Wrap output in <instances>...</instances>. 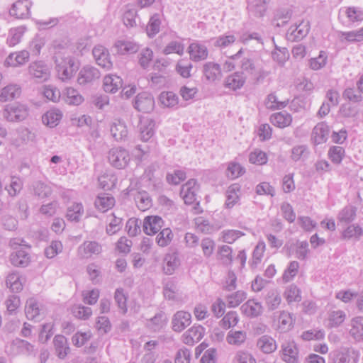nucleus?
I'll list each match as a JSON object with an SVG mask.
<instances>
[{
    "instance_id": "obj_1",
    "label": "nucleus",
    "mask_w": 363,
    "mask_h": 363,
    "mask_svg": "<svg viewBox=\"0 0 363 363\" xmlns=\"http://www.w3.org/2000/svg\"><path fill=\"white\" fill-rule=\"evenodd\" d=\"M55 64L57 77L63 82L70 79L80 67L79 61L71 56H55Z\"/></svg>"
},
{
    "instance_id": "obj_2",
    "label": "nucleus",
    "mask_w": 363,
    "mask_h": 363,
    "mask_svg": "<svg viewBox=\"0 0 363 363\" xmlns=\"http://www.w3.org/2000/svg\"><path fill=\"white\" fill-rule=\"evenodd\" d=\"M108 160L110 164L118 169H124L130 162L129 152L122 147H114L109 150Z\"/></svg>"
},
{
    "instance_id": "obj_3",
    "label": "nucleus",
    "mask_w": 363,
    "mask_h": 363,
    "mask_svg": "<svg viewBox=\"0 0 363 363\" xmlns=\"http://www.w3.org/2000/svg\"><path fill=\"white\" fill-rule=\"evenodd\" d=\"M101 77L100 71L91 65L84 66L78 74L77 82L79 85L85 86L92 84Z\"/></svg>"
},
{
    "instance_id": "obj_4",
    "label": "nucleus",
    "mask_w": 363,
    "mask_h": 363,
    "mask_svg": "<svg viewBox=\"0 0 363 363\" xmlns=\"http://www.w3.org/2000/svg\"><path fill=\"white\" fill-rule=\"evenodd\" d=\"M5 117L9 121H22L28 116V108L23 104H13L5 110Z\"/></svg>"
},
{
    "instance_id": "obj_5",
    "label": "nucleus",
    "mask_w": 363,
    "mask_h": 363,
    "mask_svg": "<svg viewBox=\"0 0 363 363\" xmlns=\"http://www.w3.org/2000/svg\"><path fill=\"white\" fill-rule=\"evenodd\" d=\"M333 363H357V355L354 350L343 348L330 354Z\"/></svg>"
},
{
    "instance_id": "obj_6",
    "label": "nucleus",
    "mask_w": 363,
    "mask_h": 363,
    "mask_svg": "<svg viewBox=\"0 0 363 363\" xmlns=\"http://www.w3.org/2000/svg\"><path fill=\"white\" fill-rule=\"evenodd\" d=\"M154 99L148 92H142L137 95L133 107L140 112L148 113L154 108Z\"/></svg>"
},
{
    "instance_id": "obj_7",
    "label": "nucleus",
    "mask_w": 363,
    "mask_h": 363,
    "mask_svg": "<svg viewBox=\"0 0 363 363\" xmlns=\"http://www.w3.org/2000/svg\"><path fill=\"white\" fill-rule=\"evenodd\" d=\"M163 225L164 221L160 216H148L143 221V230L145 234L152 235L160 231Z\"/></svg>"
},
{
    "instance_id": "obj_8",
    "label": "nucleus",
    "mask_w": 363,
    "mask_h": 363,
    "mask_svg": "<svg viewBox=\"0 0 363 363\" xmlns=\"http://www.w3.org/2000/svg\"><path fill=\"white\" fill-rule=\"evenodd\" d=\"M93 56L97 65L106 69H110L113 63L110 60L108 50L102 45H96L92 50Z\"/></svg>"
},
{
    "instance_id": "obj_9",
    "label": "nucleus",
    "mask_w": 363,
    "mask_h": 363,
    "mask_svg": "<svg viewBox=\"0 0 363 363\" xmlns=\"http://www.w3.org/2000/svg\"><path fill=\"white\" fill-rule=\"evenodd\" d=\"M281 359L286 363H299L298 349L294 342H288L281 345Z\"/></svg>"
},
{
    "instance_id": "obj_10",
    "label": "nucleus",
    "mask_w": 363,
    "mask_h": 363,
    "mask_svg": "<svg viewBox=\"0 0 363 363\" xmlns=\"http://www.w3.org/2000/svg\"><path fill=\"white\" fill-rule=\"evenodd\" d=\"M309 30V22L302 21L298 25L291 26L286 33V36L289 40L299 41L307 35Z\"/></svg>"
},
{
    "instance_id": "obj_11",
    "label": "nucleus",
    "mask_w": 363,
    "mask_h": 363,
    "mask_svg": "<svg viewBox=\"0 0 363 363\" xmlns=\"http://www.w3.org/2000/svg\"><path fill=\"white\" fill-rule=\"evenodd\" d=\"M191 315L189 313L183 311H177L173 316L172 324V330L180 333L191 324Z\"/></svg>"
},
{
    "instance_id": "obj_12",
    "label": "nucleus",
    "mask_w": 363,
    "mask_h": 363,
    "mask_svg": "<svg viewBox=\"0 0 363 363\" xmlns=\"http://www.w3.org/2000/svg\"><path fill=\"white\" fill-rule=\"evenodd\" d=\"M31 2L29 0H18L13 4L10 9V15L16 18H26L30 15Z\"/></svg>"
},
{
    "instance_id": "obj_13",
    "label": "nucleus",
    "mask_w": 363,
    "mask_h": 363,
    "mask_svg": "<svg viewBox=\"0 0 363 363\" xmlns=\"http://www.w3.org/2000/svg\"><path fill=\"white\" fill-rule=\"evenodd\" d=\"M30 53L27 50L12 52L6 58L4 65L7 67H19L28 62Z\"/></svg>"
},
{
    "instance_id": "obj_14",
    "label": "nucleus",
    "mask_w": 363,
    "mask_h": 363,
    "mask_svg": "<svg viewBox=\"0 0 363 363\" xmlns=\"http://www.w3.org/2000/svg\"><path fill=\"white\" fill-rule=\"evenodd\" d=\"M29 73L40 82L46 81L50 77V70L47 65L42 61L35 62L28 67Z\"/></svg>"
},
{
    "instance_id": "obj_15",
    "label": "nucleus",
    "mask_w": 363,
    "mask_h": 363,
    "mask_svg": "<svg viewBox=\"0 0 363 363\" xmlns=\"http://www.w3.org/2000/svg\"><path fill=\"white\" fill-rule=\"evenodd\" d=\"M330 129L325 122L318 123L313 129L311 140L315 145H320L327 141Z\"/></svg>"
},
{
    "instance_id": "obj_16",
    "label": "nucleus",
    "mask_w": 363,
    "mask_h": 363,
    "mask_svg": "<svg viewBox=\"0 0 363 363\" xmlns=\"http://www.w3.org/2000/svg\"><path fill=\"white\" fill-rule=\"evenodd\" d=\"M204 330V328L201 325H194L191 327L182 335L184 343L193 345L195 342H198L202 339Z\"/></svg>"
},
{
    "instance_id": "obj_17",
    "label": "nucleus",
    "mask_w": 363,
    "mask_h": 363,
    "mask_svg": "<svg viewBox=\"0 0 363 363\" xmlns=\"http://www.w3.org/2000/svg\"><path fill=\"white\" fill-rule=\"evenodd\" d=\"M188 52L190 59L194 62L204 60L208 57V50L204 45L194 42L189 45Z\"/></svg>"
},
{
    "instance_id": "obj_18",
    "label": "nucleus",
    "mask_w": 363,
    "mask_h": 363,
    "mask_svg": "<svg viewBox=\"0 0 363 363\" xmlns=\"http://www.w3.org/2000/svg\"><path fill=\"white\" fill-rule=\"evenodd\" d=\"M53 344L57 356L64 359L70 352L67 339L62 335H57L53 339Z\"/></svg>"
},
{
    "instance_id": "obj_19",
    "label": "nucleus",
    "mask_w": 363,
    "mask_h": 363,
    "mask_svg": "<svg viewBox=\"0 0 363 363\" xmlns=\"http://www.w3.org/2000/svg\"><path fill=\"white\" fill-rule=\"evenodd\" d=\"M138 129L140 139L143 142H147L155 134V122L149 118L140 120Z\"/></svg>"
},
{
    "instance_id": "obj_20",
    "label": "nucleus",
    "mask_w": 363,
    "mask_h": 363,
    "mask_svg": "<svg viewBox=\"0 0 363 363\" xmlns=\"http://www.w3.org/2000/svg\"><path fill=\"white\" fill-rule=\"evenodd\" d=\"M123 86L122 79L116 74L106 75L103 80L104 90L108 93H116Z\"/></svg>"
},
{
    "instance_id": "obj_21",
    "label": "nucleus",
    "mask_w": 363,
    "mask_h": 363,
    "mask_svg": "<svg viewBox=\"0 0 363 363\" xmlns=\"http://www.w3.org/2000/svg\"><path fill=\"white\" fill-rule=\"evenodd\" d=\"M245 79L246 77L244 76L242 72H237L225 78L224 86L230 90L236 91L243 86Z\"/></svg>"
},
{
    "instance_id": "obj_22",
    "label": "nucleus",
    "mask_w": 363,
    "mask_h": 363,
    "mask_svg": "<svg viewBox=\"0 0 363 363\" xmlns=\"http://www.w3.org/2000/svg\"><path fill=\"white\" fill-rule=\"evenodd\" d=\"M30 191L33 196L39 199L48 198L52 192L51 186L40 180L33 182Z\"/></svg>"
},
{
    "instance_id": "obj_23",
    "label": "nucleus",
    "mask_w": 363,
    "mask_h": 363,
    "mask_svg": "<svg viewBox=\"0 0 363 363\" xmlns=\"http://www.w3.org/2000/svg\"><path fill=\"white\" fill-rule=\"evenodd\" d=\"M101 252V246L95 241H86L78 248L79 255L82 258H88L93 254L98 255Z\"/></svg>"
},
{
    "instance_id": "obj_24",
    "label": "nucleus",
    "mask_w": 363,
    "mask_h": 363,
    "mask_svg": "<svg viewBox=\"0 0 363 363\" xmlns=\"http://www.w3.org/2000/svg\"><path fill=\"white\" fill-rule=\"evenodd\" d=\"M112 137L116 141L125 140L128 138V131L125 123L120 120L115 121L110 129Z\"/></svg>"
},
{
    "instance_id": "obj_25",
    "label": "nucleus",
    "mask_w": 363,
    "mask_h": 363,
    "mask_svg": "<svg viewBox=\"0 0 363 363\" xmlns=\"http://www.w3.org/2000/svg\"><path fill=\"white\" fill-rule=\"evenodd\" d=\"M292 10L289 8H280L275 11L272 24L275 27H283L291 19Z\"/></svg>"
},
{
    "instance_id": "obj_26",
    "label": "nucleus",
    "mask_w": 363,
    "mask_h": 363,
    "mask_svg": "<svg viewBox=\"0 0 363 363\" xmlns=\"http://www.w3.org/2000/svg\"><path fill=\"white\" fill-rule=\"evenodd\" d=\"M10 260L13 265L26 267L30 262L29 253L23 249L16 250L10 255Z\"/></svg>"
},
{
    "instance_id": "obj_27",
    "label": "nucleus",
    "mask_w": 363,
    "mask_h": 363,
    "mask_svg": "<svg viewBox=\"0 0 363 363\" xmlns=\"http://www.w3.org/2000/svg\"><path fill=\"white\" fill-rule=\"evenodd\" d=\"M114 205V197L106 193L99 194L94 201L95 207L101 212L107 211Z\"/></svg>"
},
{
    "instance_id": "obj_28",
    "label": "nucleus",
    "mask_w": 363,
    "mask_h": 363,
    "mask_svg": "<svg viewBox=\"0 0 363 363\" xmlns=\"http://www.w3.org/2000/svg\"><path fill=\"white\" fill-rule=\"evenodd\" d=\"M350 335L356 340H363V318L361 316L354 317L351 319L349 324Z\"/></svg>"
},
{
    "instance_id": "obj_29",
    "label": "nucleus",
    "mask_w": 363,
    "mask_h": 363,
    "mask_svg": "<svg viewBox=\"0 0 363 363\" xmlns=\"http://www.w3.org/2000/svg\"><path fill=\"white\" fill-rule=\"evenodd\" d=\"M21 93V87L17 84H9L0 90V101L6 102L18 98Z\"/></svg>"
},
{
    "instance_id": "obj_30",
    "label": "nucleus",
    "mask_w": 363,
    "mask_h": 363,
    "mask_svg": "<svg viewBox=\"0 0 363 363\" xmlns=\"http://www.w3.org/2000/svg\"><path fill=\"white\" fill-rule=\"evenodd\" d=\"M203 72L208 80L213 82L220 77L221 69L218 63L208 62L203 65Z\"/></svg>"
},
{
    "instance_id": "obj_31",
    "label": "nucleus",
    "mask_w": 363,
    "mask_h": 363,
    "mask_svg": "<svg viewBox=\"0 0 363 363\" xmlns=\"http://www.w3.org/2000/svg\"><path fill=\"white\" fill-rule=\"evenodd\" d=\"M244 314L249 317H257L262 312V306L260 303L254 300H248L241 306Z\"/></svg>"
},
{
    "instance_id": "obj_32",
    "label": "nucleus",
    "mask_w": 363,
    "mask_h": 363,
    "mask_svg": "<svg viewBox=\"0 0 363 363\" xmlns=\"http://www.w3.org/2000/svg\"><path fill=\"white\" fill-rule=\"evenodd\" d=\"M259 349L265 354H270L277 350L276 341L269 335L260 337L257 342Z\"/></svg>"
},
{
    "instance_id": "obj_33",
    "label": "nucleus",
    "mask_w": 363,
    "mask_h": 363,
    "mask_svg": "<svg viewBox=\"0 0 363 363\" xmlns=\"http://www.w3.org/2000/svg\"><path fill=\"white\" fill-rule=\"evenodd\" d=\"M62 116V114L60 111L51 109L43 115L42 121L45 125L50 128H54L57 125Z\"/></svg>"
},
{
    "instance_id": "obj_34",
    "label": "nucleus",
    "mask_w": 363,
    "mask_h": 363,
    "mask_svg": "<svg viewBox=\"0 0 363 363\" xmlns=\"http://www.w3.org/2000/svg\"><path fill=\"white\" fill-rule=\"evenodd\" d=\"M84 214V207L82 203H73L67 209L66 218L72 222H79Z\"/></svg>"
},
{
    "instance_id": "obj_35",
    "label": "nucleus",
    "mask_w": 363,
    "mask_h": 363,
    "mask_svg": "<svg viewBox=\"0 0 363 363\" xmlns=\"http://www.w3.org/2000/svg\"><path fill=\"white\" fill-rule=\"evenodd\" d=\"M11 346L17 350L16 354L31 355L34 352V346L26 340L16 338L13 340Z\"/></svg>"
},
{
    "instance_id": "obj_36",
    "label": "nucleus",
    "mask_w": 363,
    "mask_h": 363,
    "mask_svg": "<svg viewBox=\"0 0 363 363\" xmlns=\"http://www.w3.org/2000/svg\"><path fill=\"white\" fill-rule=\"evenodd\" d=\"M179 265V259L176 254H167L164 259L163 270L166 274H172Z\"/></svg>"
},
{
    "instance_id": "obj_37",
    "label": "nucleus",
    "mask_w": 363,
    "mask_h": 363,
    "mask_svg": "<svg viewBox=\"0 0 363 363\" xmlns=\"http://www.w3.org/2000/svg\"><path fill=\"white\" fill-rule=\"evenodd\" d=\"M270 120L274 125L279 128H284L291 124L292 118L289 113L284 111L273 114Z\"/></svg>"
},
{
    "instance_id": "obj_38",
    "label": "nucleus",
    "mask_w": 363,
    "mask_h": 363,
    "mask_svg": "<svg viewBox=\"0 0 363 363\" xmlns=\"http://www.w3.org/2000/svg\"><path fill=\"white\" fill-rule=\"evenodd\" d=\"M40 308L38 303L34 298H30L26 301L25 313L28 319L38 320L40 318Z\"/></svg>"
},
{
    "instance_id": "obj_39",
    "label": "nucleus",
    "mask_w": 363,
    "mask_h": 363,
    "mask_svg": "<svg viewBox=\"0 0 363 363\" xmlns=\"http://www.w3.org/2000/svg\"><path fill=\"white\" fill-rule=\"evenodd\" d=\"M249 12L255 17H262L266 11L264 0H252L247 6Z\"/></svg>"
},
{
    "instance_id": "obj_40",
    "label": "nucleus",
    "mask_w": 363,
    "mask_h": 363,
    "mask_svg": "<svg viewBox=\"0 0 363 363\" xmlns=\"http://www.w3.org/2000/svg\"><path fill=\"white\" fill-rule=\"evenodd\" d=\"M240 191V186L238 184H231L226 191V202L227 208H232L238 201L239 196L238 192Z\"/></svg>"
},
{
    "instance_id": "obj_41",
    "label": "nucleus",
    "mask_w": 363,
    "mask_h": 363,
    "mask_svg": "<svg viewBox=\"0 0 363 363\" xmlns=\"http://www.w3.org/2000/svg\"><path fill=\"white\" fill-rule=\"evenodd\" d=\"M118 53L121 55L135 53L138 50L137 44L124 40H118L115 43Z\"/></svg>"
},
{
    "instance_id": "obj_42",
    "label": "nucleus",
    "mask_w": 363,
    "mask_h": 363,
    "mask_svg": "<svg viewBox=\"0 0 363 363\" xmlns=\"http://www.w3.org/2000/svg\"><path fill=\"white\" fill-rule=\"evenodd\" d=\"M281 298L277 289H270L266 296V303L269 310H275L280 305Z\"/></svg>"
},
{
    "instance_id": "obj_43",
    "label": "nucleus",
    "mask_w": 363,
    "mask_h": 363,
    "mask_svg": "<svg viewBox=\"0 0 363 363\" xmlns=\"http://www.w3.org/2000/svg\"><path fill=\"white\" fill-rule=\"evenodd\" d=\"M357 208L352 206H347L339 213L337 218L340 222L349 223L356 217Z\"/></svg>"
},
{
    "instance_id": "obj_44",
    "label": "nucleus",
    "mask_w": 363,
    "mask_h": 363,
    "mask_svg": "<svg viewBox=\"0 0 363 363\" xmlns=\"http://www.w3.org/2000/svg\"><path fill=\"white\" fill-rule=\"evenodd\" d=\"M288 103V100L283 101H278L277 96L274 93L269 94L264 101L265 106L270 110L283 108L287 106Z\"/></svg>"
},
{
    "instance_id": "obj_45",
    "label": "nucleus",
    "mask_w": 363,
    "mask_h": 363,
    "mask_svg": "<svg viewBox=\"0 0 363 363\" xmlns=\"http://www.w3.org/2000/svg\"><path fill=\"white\" fill-rule=\"evenodd\" d=\"M346 314L343 311H330L328 313V322L330 327H338L344 322Z\"/></svg>"
},
{
    "instance_id": "obj_46",
    "label": "nucleus",
    "mask_w": 363,
    "mask_h": 363,
    "mask_svg": "<svg viewBox=\"0 0 363 363\" xmlns=\"http://www.w3.org/2000/svg\"><path fill=\"white\" fill-rule=\"evenodd\" d=\"M135 201L138 208L143 211L152 206V199L148 193L145 191L138 192L135 196Z\"/></svg>"
},
{
    "instance_id": "obj_47",
    "label": "nucleus",
    "mask_w": 363,
    "mask_h": 363,
    "mask_svg": "<svg viewBox=\"0 0 363 363\" xmlns=\"http://www.w3.org/2000/svg\"><path fill=\"white\" fill-rule=\"evenodd\" d=\"M160 25L161 20L160 15L157 13L154 14L150 18L146 28L147 33L150 38H153L160 32Z\"/></svg>"
},
{
    "instance_id": "obj_48",
    "label": "nucleus",
    "mask_w": 363,
    "mask_h": 363,
    "mask_svg": "<svg viewBox=\"0 0 363 363\" xmlns=\"http://www.w3.org/2000/svg\"><path fill=\"white\" fill-rule=\"evenodd\" d=\"M159 99L166 107H174L178 104V96L172 91H163L160 94Z\"/></svg>"
},
{
    "instance_id": "obj_49",
    "label": "nucleus",
    "mask_w": 363,
    "mask_h": 363,
    "mask_svg": "<svg viewBox=\"0 0 363 363\" xmlns=\"http://www.w3.org/2000/svg\"><path fill=\"white\" fill-rule=\"evenodd\" d=\"M174 235L169 228L162 229L157 235L156 241L159 246L166 247L170 244Z\"/></svg>"
},
{
    "instance_id": "obj_50",
    "label": "nucleus",
    "mask_w": 363,
    "mask_h": 363,
    "mask_svg": "<svg viewBox=\"0 0 363 363\" xmlns=\"http://www.w3.org/2000/svg\"><path fill=\"white\" fill-rule=\"evenodd\" d=\"M345 152L342 147L332 146L328 150V156L333 163L340 164L345 156Z\"/></svg>"
},
{
    "instance_id": "obj_51",
    "label": "nucleus",
    "mask_w": 363,
    "mask_h": 363,
    "mask_svg": "<svg viewBox=\"0 0 363 363\" xmlns=\"http://www.w3.org/2000/svg\"><path fill=\"white\" fill-rule=\"evenodd\" d=\"M272 41L274 43V38H272ZM274 44L275 51L272 53V57L274 60L277 61L279 64H284L289 57L288 50L284 47H279L275 43Z\"/></svg>"
},
{
    "instance_id": "obj_52",
    "label": "nucleus",
    "mask_w": 363,
    "mask_h": 363,
    "mask_svg": "<svg viewBox=\"0 0 363 363\" xmlns=\"http://www.w3.org/2000/svg\"><path fill=\"white\" fill-rule=\"evenodd\" d=\"M99 183L104 190H111L116 184L117 179L113 174H104L99 177Z\"/></svg>"
},
{
    "instance_id": "obj_53",
    "label": "nucleus",
    "mask_w": 363,
    "mask_h": 363,
    "mask_svg": "<svg viewBox=\"0 0 363 363\" xmlns=\"http://www.w3.org/2000/svg\"><path fill=\"white\" fill-rule=\"evenodd\" d=\"M23 33L24 28L22 27L11 29L7 38V44L10 47L15 46L20 42Z\"/></svg>"
},
{
    "instance_id": "obj_54",
    "label": "nucleus",
    "mask_w": 363,
    "mask_h": 363,
    "mask_svg": "<svg viewBox=\"0 0 363 363\" xmlns=\"http://www.w3.org/2000/svg\"><path fill=\"white\" fill-rule=\"evenodd\" d=\"M299 268V263L297 261L290 262L288 267L285 269L282 280L284 283H287L293 279V278L297 274Z\"/></svg>"
},
{
    "instance_id": "obj_55",
    "label": "nucleus",
    "mask_w": 363,
    "mask_h": 363,
    "mask_svg": "<svg viewBox=\"0 0 363 363\" xmlns=\"http://www.w3.org/2000/svg\"><path fill=\"white\" fill-rule=\"evenodd\" d=\"M247 294L243 291H238L235 294H232L227 296L228 306L235 308L239 306L245 298Z\"/></svg>"
},
{
    "instance_id": "obj_56",
    "label": "nucleus",
    "mask_w": 363,
    "mask_h": 363,
    "mask_svg": "<svg viewBox=\"0 0 363 363\" xmlns=\"http://www.w3.org/2000/svg\"><path fill=\"white\" fill-rule=\"evenodd\" d=\"M143 221L140 219L132 218L126 223V228L130 236L134 237L141 232Z\"/></svg>"
},
{
    "instance_id": "obj_57",
    "label": "nucleus",
    "mask_w": 363,
    "mask_h": 363,
    "mask_svg": "<svg viewBox=\"0 0 363 363\" xmlns=\"http://www.w3.org/2000/svg\"><path fill=\"white\" fill-rule=\"evenodd\" d=\"M114 299L116 302L118 307L121 310L122 313L125 314L127 312V297L122 288H118L116 290L114 294Z\"/></svg>"
},
{
    "instance_id": "obj_58",
    "label": "nucleus",
    "mask_w": 363,
    "mask_h": 363,
    "mask_svg": "<svg viewBox=\"0 0 363 363\" xmlns=\"http://www.w3.org/2000/svg\"><path fill=\"white\" fill-rule=\"evenodd\" d=\"M246 334L243 331H230L227 335V341L230 345H240L245 342Z\"/></svg>"
},
{
    "instance_id": "obj_59",
    "label": "nucleus",
    "mask_w": 363,
    "mask_h": 363,
    "mask_svg": "<svg viewBox=\"0 0 363 363\" xmlns=\"http://www.w3.org/2000/svg\"><path fill=\"white\" fill-rule=\"evenodd\" d=\"M327 61V55L325 52L320 51L317 57L311 58L309 60V67L313 70H318L323 67Z\"/></svg>"
},
{
    "instance_id": "obj_60",
    "label": "nucleus",
    "mask_w": 363,
    "mask_h": 363,
    "mask_svg": "<svg viewBox=\"0 0 363 363\" xmlns=\"http://www.w3.org/2000/svg\"><path fill=\"white\" fill-rule=\"evenodd\" d=\"M23 188V181L21 178L17 177H11V183L7 189L8 193L11 196H16Z\"/></svg>"
},
{
    "instance_id": "obj_61",
    "label": "nucleus",
    "mask_w": 363,
    "mask_h": 363,
    "mask_svg": "<svg viewBox=\"0 0 363 363\" xmlns=\"http://www.w3.org/2000/svg\"><path fill=\"white\" fill-rule=\"evenodd\" d=\"M245 173V169L238 163L230 162L227 168L228 177L233 179Z\"/></svg>"
},
{
    "instance_id": "obj_62",
    "label": "nucleus",
    "mask_w": 363,
    "mask_h": 363,
    "mask_svg": "<svg viewBox=\"0 0 363 363\" xmlns=\"http://www.w3.org/2000/svg\"><path fill=\"white\" fill-rule=\"evenodd\" d=\"M178 288L173 281H168L163 289V294L166 298L169 300H174L176 295L178 294Z\"/></svg>"
},
{
    "instance_id": "obj_63",
    "label": "nucleus",
    "mask_w": 363,
    "mask_h": 363,
    "mask_svg": "<svg viewBox=\"0 0 363 363\" xmlns=\"http://www.w3.org/2000/svg\"><path fill=\"white\" fill-rule=\"evenodd\" d=\"M67 99L66 101L67 104L71 105H79L83 101V97L79 94V92L73 89H67Z\"/></svg>"
},
{
    "instance_id": "obj_64",
    "label": "nucleus",
    "mask_w": 363,
    "mask_h": 363,
    "mask_svg": "<svg viewBox=\"0 0 363 363\" xmlns=\"http://www.w3.org/2000/svg\"><path fill=\"white\" fill-rule=\"evenodd\" d=\"M347 17L350 21H360L363 20V11L358 7H348L346 10Z\"/></svg>"
}]
</instances>
